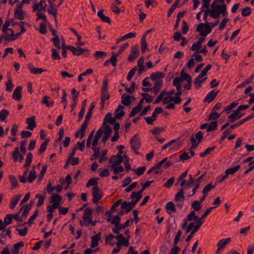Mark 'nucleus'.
Returning <instances> with one entry per match:
<instances>
[{
	"instance_id": "b1692460",
	"label": "nucleus",
	"mask_w": 254,
	"mask_h": 254,
	"mask_svg": "<svg viewBox=\"0 0 254 254\" xmlns=\"http://www.w3.org/2000/svg\"><path fill=\"white\" fill-rule=\"evenodd\" d=\"M21 195H22L21 194H19V195L17 194V195H14L13 197H12L11 198L10 202V206H9V208L11 209H14L15 206L17 204Z\"/></svg>"
},
{
	"instance_id": "4c0bfd02",
	"label": "nucleus",
	"mask_w": 254,
	"mask_h": 254,
	"mask_svg": "<svg viewBox=\"0 0 254 254\" xmlns=\"http://www.w3.org/2000/svg\"><path fill=\"white\" fill-rule=\"evenodd\" d=\"M240 167L241 166L240 165H237L234 167L230 168L225 171V174L227 176L229 175H233L239 170Z\"/></svg>"
},
{
	"instance_id": "a878e982",
	"label": "nucleus",
	"mask_w": 254,
	"mask_h": 254,
	"mask_svg": "<svg viewBox=\"0 0 254 254\" xmlns=\"http://www.w3.org/2000/svg\"><path fill=\"white\" fill-rule=\"evenodd\" d=\"M122 104L125 105L126 106H129L131 101L130 100L131 96L129 95H127V94H124L122 97Z\"/></svg>"
},
{
	"instance_id": "423d86ee",
	"label": "nucleus",
	"mask_w": 254,
	"mask_h": 254,
	"mask_svg": "<svg viewBox=\"0 0 254 254\" xmlns=\"http://www.w3.org/2000/svg\"><path fill=\"white\" fill-rule=\"evenodd\" d=\"M180 75L181 76L178 77L181 78L182 82L184 80L187 81V84L184 85V88L188 90H190L191 87V77L189 74L185 73L183 69L181 71Z\"/></svg>"
},
{
	"instance_id": "4be33fe9",
	"label": "nucleus",
	"mask_w": 254,
	"mask_h": 254,
	"mask_svg": "<svg viewBox=\"0 0 254 254\" xmlns=\"http://www.w3.org/2000/svg\"><path fill=\"white\" fill-rule=\"evenodd\" d=\"M230 238L226 239H223L220 240L217 244V246L218 247V250H221L226 247V245L231 241Z\"/></svg>"
},
{
	"instance_id": "9b49d317",
	"label": "nucleus",
	"mask_w": 254,
	"mask_h": 254,
	"mask_svg": "<svg viewBox=\"0 0 254 254\" xmlns=\"http://www.w3.org/2000/svg\"><path fill=\"white\" fill-rule=\"evenodd\" d=\"M182 80L181 78L176 77L173 80V84L176 87L177 92L176 93V96H180L182 94L181 91V85Z\"/></svg>"
},
{
	"instance_id": "412c9836",
	"label": "nucleus",
	"mask_w": 254,
	"mask_h": 254,
	"mask_svg": "<svg viewBox=\"0 0 254 254\" xmlns=\"http://www.w3.org/2000/svg\"><path fill=\"white\" fill-rule=\"evenodd\" d=\"M166 212L171 214L172 213L176 212V208L175 204L172 201H169L165 205Z\"/></svg>"
},
{
	"instance_id": "69168bd1",
	"label": "nucleus",
	"mask_w": 254,
	"mask_h": 254,
	"mask_svg": "<svg viewBox=\"0 0 254 254\" xmlns=\"http://www.w3.org/2000/svg\"><path fill=\"white\" fill-rule=\"evenodd\" d=\"M198 216L195 215V212L194 211H191L188 215L187 219L191 221L193 220H197L198 219Z\"/></svg>"
},
{
	"instance_id": "39448f33",
	"label": "nucleus",
	"mask_w": 254,
	"mask_h": 254,
	"mask_svg": "<svg viewBox=\"0 0 254 254\" xmlns=\"http://www.w3.org/2000/svg\"><path fill=\"white\" fill-rule=\"evenodd\" d=\"M92 194L93 196V202L95 204H97L98 201L103 197V193L102 191L99 189L98 186H94L92 188Z\"/></svg>"
},
{
	"instance_id": "052dcab7",
	"label": "nucleus",
	"mask_w": 254,
	"mask_h": 254,
	"mask_svg": "<svg viewBox=\"0 0 254 254\" xmlns=\"http://www.w3.org/2000/svg\"><path fill=\"white\" fill-rule=\"evenodd\" d=\"M142 109L139 107V106H136L134 107L131 111L129 114V117L132 118L134 117L136 114L139 113Z\"/></svg>"
},
{
	"instance_id": "338daca9",
	"label": "nucleus",
	"mask_w": 254,
	"mask_h": 254,
	"mask_svg": "<svg viewBox=\"0 0 254 254\" xmlns=\"http://www.w3.org/2000/svg\"><path fill=\"white\" fill-rule=\"evenodd\" d=\"M19 154V149L18 147H16L12 153V157L14 162H17L18 161Z\"/></svg>"
},
{
	"instance_id": "774afa93",
	"label": "nucleus",
	"mask_w": 254,
	"mask_h": 254,
	"mask_svg": "<svg viewBox=\"0 0 254 254\" xmlns=\"http://www.w3.org/2000/svg\"><path fill=\"white\" fill-rule=\"evenodd\" d=\"M9 115V112L5 109H2L0 112V119L3 121L5 120L7 116Z\"/></svg>"
},
{
	"instance_id": "c03bdc74",
	"label": "nucleus",
	"mask_w": 254,
	"mask_h": 254,
	"mask_svg": "<svg viewBox=\"0 0 254 254\" xmlns=\"http://www.w3.org/2000/svg\"><path fill=\"white\" fill-rule=\"evenodd\" d=\"M135 36H136V33H135L130 32V33H127L125 36L122 37L121 38L117 39V43H119L121 41H124V40H125V39H129V38L135 37Z\"/></svg>"
},
{
	"instance_id": "8fccbe9b",
	"label": "nucleus",
	"mask_w": 254,
	"mask_h": 254,
	"mask_svg": "<svg viewBox=\"0 0 254 254\" xmlns=\"http://www.w3.org/2000/svg\"><path fill=\"white\" fill-rule=\"evenodd\" d=\"M141 48L142 54L145 50H148L147 44L145 40V35H144L141 39Z\"/></svg>"
},
{
	"instance_id": "6e6552de",
	"label": "nucleus",
	"mask_w": 254,
	"mask_h": 254,
	"mask_svg": "<svg viewBox=\"0 0 254 254\" xmlns=\"http://www.w3.org/2000/svg\"><path fill=\"white\" fill-rule=\"evenodd\" d=\"M67 50L70 51L74 56L81 55L84 52H88V55H89V51L88 49H82L80 47L75 48L72 46H68Z\"/></svg>"
},
{
	"instance_id": "5701e85b",
	"label": "nucleus",
	"mask_w": 254,
	"mask_h": 254,
	"mask_svg": "<svg viewBox=\"0 0 254 254\" xmlns=\"http://www.w3.org/2000/svg\"><path fill=\"white\" fill-rule=\"evenodd\" d=\"M104 9H102L101 10L98 11L97 12V15L98 17L100 18L102 22L107 23L108 24H111V20L109 17L105 16L103 14Z\"/></svg>"
},
{
	"instance_id": "e433bc0d",
	"label": "nucleus",
	"mask_w": 254,
	"mask_h": 254,
	"mask_svg": "<svg viewBox=\"0 0 254 254\" xmlns=\"http://www.w3.org/2000/svg\"><path fill=\"white\" fill-rule=\"evenodd\" d=\"M121 219V217L117 215H115L113 217L112 219L111 218V221L109 222L111 223V224L115 225V227L113 229H117V228L120 224Z\"/></svg>"
},
{
	"instance_id": "c9c22d12",
	"label": "nucleus",
	"mask_w": 254,
	"mask_h": 254,
	"mask_svg": "<svg viewBox=\"0 0 254 254\" xmlns=\"http://www.w3.org/2000/svg\"><path fill=\"white\" fill-rule=\"evenodd\" d=\"M128 46V43H126L124 44L120 48L119 50L118 51L116 54L114 52L112 53V56H115L117 59V57L119 56L125 50V49Z\"/></svg>"
},
{
	"instance_id": "a18cd8bd",
	"label": "nucleus",
	"mask_w": 254,
	"mask_h": 254,
	"mask_svg": "<svg viewBox=\"0 0 254 254\" xmlns=\"http://www.w3.org/2000/svg\"><path fill=\"white\" fill-rule=\"evenodd\" d=\"M210 15L214 19H217L220 16L219 9L212 8L210 9Z\"/></svg>"
},
{
	"instance_id": "c85d7f7f",
	"label": "nucleus",
	"mask_w": 254,
	"mask_h": 254,
	"mask_svg": "<svg viewBox=\"0 0 254 254\" xmlns=\"http://www.w3.org/2000/svg\"><path fill=\"white\" fill-rule=\"evenodd\" d=\"M165 76L164 73L162 71L153 72L150 74V78L152 81H155L158 78H163Z\"/></svg>"
},
{
	"instance_id": "0e129e2a",
	"label": "nucleus",
	"mask_w": 254,
	"mask_h": 254,
	"mask_svg": "<svg viewBox=\"0 0 254 254\" xmlns=\"http://www.w3.org/2000/svg\"><path fill=\"white\" fill-rule=\"evenodd\" d=\"M252 13L251 8L247 6L242 9V14L243 16L246 17L249 16Z\"/></svg>"
},
{
	"instance_id": "6ab92c4d",
	"label": "nucleus",
	"mask_w": 254,
	"mask_h": 254,
	"mask_svg": "<svg viewBox=\"0 0 254 254\" xmlns=\"http://www.w3.org/2000/svg\"><path fill=\"white\" fill-rule=\"evenodd\" d=\"M3 33V34L1 35V38L7 41H13L17 39V36H16V34H9L6 31Z\"/></svg>"
},
{
	"instance_id": "49530a36",
	"label": "nucleus",
	"mask_w": 254,
	"mask_h": 254,
	"mask_svg": "<svg viewBox=\"0 0 254 254\" xmlns=\"http://www.w3.org/2000/svg\"><path fill=\"white\" fill-rule=\"evenodd\" d=\"M13 215L11 214H7L4 218L3 223L5 227L11 224L12 222Z\"/></svg>"
},
{
	"instance_id": "ddd939ff",
	"label": "nucleus",
	"mask_w": 254,
	"mask_h": 254,
	"mask_svg": "<svg viewBox=\"0 0 254 254\" xmlns=\"http://www.w3.org/2000/svg\"><path fill=\"white\" fill-rule=\"evenodd\" d=\"M22 87L18 86L14 89L12 94V98L16 101H20L21 100V91Z\"/></svg>"
},
{
	"instance_id": "58836bf2",
	"label": "nucleus",
	"mask_w": 254,
	"mask_h": 254,
	"mask_svg": "<svg viewBox=\"0 0 254 254\" xmlns=\"http://www.w3.org/2000/svg\"><path fill=\"white\" fill-rule=\"evenodd\" d=\"M122 162L123 159L122 158H118L115 155L111 157L109 160V163H114L113 164H116V165L120 164Z\"/></svg>"
},
{
	"instance_id": "de8ad7c7",
	"label": "nucleus",
	"mask_w": 254,
	"mask_h": 254,
	"mask_svg": "<svg viewBox=\"0 0 254 254\" xmlns=\"http://www.w3.org/2000/svg\"><path fill=\"white\" fill-rule=\"evenodd\" d=\"M49 98V97L48 96H45L43 98L41 102L42 104H45L46 105V106L48 107H53L54 104V101L53 100L50 101V102L48 101V99Z\"/></svg>"
},
{
	"instance_id": "9d476101",
	"label": "nucleus",
	"mask_w": 254,
	"mask_h": 254,
	"mask_svg": "<svg viewBox=\"0 0 254 254\" xmlns=\"http://www.w3.org/2000/svg\"><path fill=\"white\" fill-rule=\"evenodd\" d=\"M63 188V186L61 185H58L56 187H52L50 181H49L46 187L47 192L49 194H52V191L54 190H56L57 192L60 193L62 191Z\"/></svg>"
},
{
	"instance_id": "cd10ccee",
	"label": "nucleus",
	"mask_w": 254,
	"mask_h": 254,
	"mask_svg": "<svg viewBox=\"0 0 254 254\" xmlns=\"http://www.w3.org/2000/svg\"><path fill=\"white\" fill-rule=\"evenodd\" d=\"M45 1L46 0H41L39 3H34L33 5L32 6L33 11H36L39 10V6L41 7L42 10L45 11L46 10L47 4L45 3L44 5H43V3H45Z\"/></svg>"
},
{
	"instance_id": "f704fd0d",
	"label": "nucleus",
	"mask_w": 254,
	"mask_h": 254,
	"mask_svg": "<svg viewBox=\"0 0 254 254\" xmlns=\"http://www.w3.org/2000/svg\"><path fill=\"white\" fill-rule=\"evenodd\" d=\"M35 168V166H33V169L32 170H31L29 172L27 180L30 183H33V181L36 178L37 176H36V171L34 170Z\"/></svg>"
},
{
	"instance_id": "4d7b16f0",
	"label": "nucleus",
	"mask_w": 254,
	"mask_h": 254,
	"mask_svg": "<svg viewBox=\"0 0 254 254\" xmlns=\"http://www.w3.org/2000/svg\"><path fill=\"white\" fill-rule=\"evenodd\" d=\"M39 214V210L38 209L34 211L33 214L29 218L28 221L25 223L28 224H33V221L36 218Z\"/></svg>"
},
{
	"instance_id": "f8f14e48",
	"label": "nucleus",
	"mask_w": 254,
	"mask_h": 254,
	"mask_svg": "<svg viewBox=\"0 0 254 254\" xmlns=\"http://www.w3.org/2000/svg\"><path fill=\"white\" fill-rule=\"evenodd\" d=\"M219 92L218 90L216 91L215 89L209 92L206 95V96L203 99V102H207L210 103L212 101L217 95Z\"/></svg>"
},
{
	"instance_id": "72a5a7b5",
	"label": "nucleus",
	"mask_w": 254,
	"mask_h": 254,
	"mask_svg": "<svg viewBox=\"0 0 254 254\" xmlns=\"http://www.w3.org/2000/svg\"><path fill=\"white\" fill-rule=\"evenodd\" d=\"M203 77L201 76L199 74V75L196 77L194 80V84H195V86L196 88H199L201 86V83L205 81L206 79V77L204 78L203 79H201Z\"/></svg>"
},
{
	"instance_id": "a19ab883",
	"label": "nucleus",
	"mask_w": 254,
	"mask_h": 254,
	"mask_svg": "<svg viewBox=\"0 0 254 254\" xmlns=\"http://www.w3.org/2000/svg\"><path fill=\"white\" fill-rule=\"evenodd\" d=\"M121 209L124 210L125 213H128L131 210V207L127 201H124L122 203Z\"/></svg>"
},
{
	"instance_id": "7ed1b4c3",
	"label": "nucleus",
	"mask_w": 254,
	"mask_h": 254,
	"mask_svg": "<svg viewBox=\"0 0 254 254\" xmlns=\"http://www.w3.org/2000/svg\"><path fill=\"white\" fill-rule=\"evenodd\" d=\"M92 212L93 209L91 207H87L84 209L83 215V221L82 223L81 221H80V224L81 226L84 225L85 226H89V222H91V219H92Z\"/></svg>"
},
{
	"instance_id": "20e7f679",
	"label": "nucleus",
	"mask_w": 254,
	"mask_h": 254,
	"mask_svg": "<svg viewBox=\"0 0 254 254\" xmlns=\"http://www.w3.org/2000/svg\"><path fill=\"white\" fill-rule=\"evenodd\" d=\"M140 140V139L138 135L136 133L132 137L129 141L131 148L136 154H139L138 150L139 149L141 146Z\"/></svg>"
},
{
	"instance_id": "473e14b6",
	"label": "nucleus",
	"mask_w": 254,
	"mask_h": 254,
	"mask_svg": "<svg viewBox=\"0 0 254 254\" xmlns=\"http://www.w3.org/2000/svg\"><path fill=\"white\" fill-rule=\"evenodd\" d=\"M24 244L22 241H20L18 243L15 244L13 246V248L11 249L12 253L19 254V249L20 247L24 246Z\"/></svg>"
},
{
	"instance_id": "ea45409f",
	"label": "nucleus",
	"mask_w": 254,
	"mask_h": 254,
	"mask_svg": "<svg viewBox=\"0 0 254 254\" xmlns=\"http://www.w3.org/2000/svg\"><path fill=\"white\" fill-rule=\"evenodd\" d=\"M111 63L113 66H116L117 65V59H116V58L115 56H112L110 58L109 60H108L106 61L104 64V66H107L108 64Z\"/></svg>"
},
{
	"instance_id": "79ce46f5",
	"label": "nucleus",
	"mask_w": 254,
	"mask_h": 254,
	"mask_svg": "<svg viewBox=\"0 0 254 254\" xmlns=\"http://www.w3.org/2000/svg\"><path fill=\"white\" fill-rule=\"evenodd\" d=\"M45 197H46V192H44L43 195L40 194H37L36 195L35 197L38 198L39 199L37 203V206L38 207H40V206H41L43 204Z\"/></svg>"
},
{
	"instance_id": "09e8293b",
	"label": "nucleus",
	"mask_w": 254,
	"mask_h": 254,
	"mask_svg": "<svg viewBox=\"0 0 254 254\" xmlns=\"http://www.w3.org/2000/svg\"><path fill=\"white\" fill-rule=\"evenodd\" d=\"M145 189V188H143V187H142V188L140 190H139L137 192L133 191L130 195V198L131 199H133L135 198V196H137V197H139V198H141L142 196V193Z\"/></svg>"
},
{
	"instance_id": "864d4df0",
	"label": "nucleus",
	"mask_w": 254,
	"mask_h": 254,
	"mask_svg": "<svg viewBox=\"0 0 254 254\" xmlns=\"http://www.w3.org/2000/svg\"><path fill=\"white\" fill-rule=\"evenodd\" d=\"M198 200L194 201L191 204V207L194 209L193 211H198L201 208V205Z\"/></svg>"
},
{
	"instance_id": "3c124183",
	"label": "nucleus",
	"mask_w": 254,
	"mask_h": 254,
	"mask_svg": "<svg viewBox=\"0 0 254 254\" xmlns=\"http://www.w3.org/2000/svg\"><path fill=\"white\" fill-rule=\"evenodd\" d=\"M33 158V155L32 153L28 152L26 155V162L24 165V167L26 168L29 167L31 165Z\"/></svg>"
},
{
	"instance_id": "2f4dec72",
	"label": "nucleus",
	"mask_w": 254,
	"mask_h": 254,
	"mask_svg": "<svg viewBox=\"0 0 254 254\" xmlns=\"http://www.w3.org/2000/svg\"><path fill=\"white\" fill-rule=\"evenodd\" d=\"M185 198L184 189L181 188L179 189V192L176 194L175 196V200L177 201L179 200L183 201L185 200Z\"/></svg>"
},
{
	"instance_id": "bf43d9fd",
	"label": "nucleus",
	"mask_w": 254,
	"mask_h": 254,
	"mask_svg": "<svg viewBox=\"0 0 254 254\" xmlns=\"http://www.w3.org/2000/svg\"><path fill=\"white\" fill-rule=\"evenodd\" d=\"M215 188V186L212 185L211 183L208 184L206 186H205L202 190V193L207 194L208 192L211 190L214 189Z\"/></svg>"
},
{
	"instance_id": "e2e57ef3",
	"label": "nucleus",
	"mask_w": 254,
	"mask_h": 254,
	"mask_svg": "<svg viewBox=\"0 0 254 254\" xmlns=\"http://www.w3.org/2000/svg\"><path fill=\"white\" fill-rule=\"evenodd\" d=\"M244 115V114H240V116H236L233 114H231L228 117V119L230 123H234L236 121L240 119Z\"/></svg>"
},
{
	"instance_id": "37998d69",
	"label": "nucleus",
	"mask_w": 254,
	"mask_h": 254,
	"mask_svg": "<svg viewBox=\"0 0 254 254\" xmlns=\"http://www.w3.org/2000/svg\"><path fill=\"white\" fill-rule=\"evenodd\" d=\"M49 141V138H46L45 141L43 143H42V144L41 145L40 149L38 150L39 154H42L46 150Z\"/></svg>"
},
{
	"instance_id": "680f3d73",
	"label": "nucleus",
	"mask_w": 254,
	"mask_h": 254,
	"mask_svg": "<svg viewBox=\"0 0 254 254\" xmlns=\"http://www.w3.org/2000/svg\"><path fill=\"white\" fill-rule=\"evenodd\" d=\"M217 8L219 9L220 14L222 13L223 16L227 14L226 4L223 3L221 6H217Z\"/></svg>"
},
{
	"instance_id": "13d9d810",
	"label": "nucleus",
	"mask_w": 254,
	"mask_h": 254,
	"mask_svg": "<svg viewBox=\"0 0 254 254\" xmlns=\"http://www.w3.org/2000/svg\"><path fill=\"white\" fill-rule=\"evenodd\" d=\"M146 170V167L142 166L137 168L136 169H132V171L135 172L137 176H141L144 174Z\"/></svg>"
},
{
	"instance_id": "c756f323",
	"label": "nucleus",
	"mask_w": 254,
	"mask_h": 254,
	"mask_svg": "<svg viewBox=\"0 0 254 254\" xmlns=\"http://www.w3.org/2000/svg\"><path fill=\"white\" fill-rule=\"evenodd\" d=\"M8 178L10 183L11 184V190L18 187L19 184L15 176L12 175H10Z\"/></svg>"
},
{
	"instance_id": "7c9ffc66",
	"label": "nucleus",
	"mask_w": 254,
	"mask_h": 254,
	"mask_svg": "<svg viewBox=\"0 0 254 254\" xmlns=\"http://www.w3.org/2000/svg\"><path fill=\"white\" fill-rule=\"evenodd\" d=\"M57 7H55L53 4H51L49 5V7L47 9L48 13L53 16L56 21L57 20L56 17L58 11Z\"/></svg>"
},
{
	"instance_id": "f03ea898",
	"label": "nucleus",
	"mask_w": 254,
	"mask_h": 254,
	"mask_svg": "<svg viewBox=\"0 0 254 254\" xmlns=\"http://www.w3.org/2000/svg\"><path fill=\"white\" fill-rule=\"evenodd\" d=\"M95 103L93 102L91 105L88 109V112L85 116V120L83 123L82 124L80 127L81 131V135H80V138L82 139L85 135V130L88 126L89 124V120L91 118L92 111L94 108H95Z\"/></svg>"
},
{
	"instance_id": "0eeeda50",
	"label": "nucleus",
	"mask_w": 254,
	"mask_h": 254,
	"mask_svg": "<svg viewBox=\"0 0 254 254\" xmlns=\"http://www.w3.org/2000/svg\"><path fill=\"white\" fill-rule=\"evenodd\" d=\"M110 98V94L108 92V78L105 77L101 88V99L108 100Z\"/></svg>"
},
{
	"instance_id": "dca6fc26",
	"label": "nucleus",
	"mask_w": 254,
	"mask_h": 254,
	"mask_svg": "<svg viewBox=\"0 0 254 254\" xmlns=\"http://www.w3.org/2000/svg\"><path fill=\"white\" fill-rule=\"evenodd\" d=\"M26 123L28 125L26 129L33 130L36 127V122L35 121V117L33 116L26 119Z\"/></svg>"
},
{
	"instance_id": "2eb2a0df",
	"label": "nucleus",
	"mask_w": 254,
	"mask_h": 254,
	"mask_svg": "<svg viewBox=\"0 0 254 254\" xmlns=\"http://www.w3.org/2000/svg\"><path fill=\"white\" fill-rule=\"evenodd\" d=\"M130 221L132 222V220L127 219L124 224L120 223L117 229H112L113 232L116 234H119L120 233V230L129 225Z\"/></svg>"
},
{
	"instance_id": "1a4fd4ad",
	"label": "nucleus",
	"mask_w": 254,
	"mask_h": 254,
	"mask_svg": "<svg viewBox=\"0 0 254 254\" xmlns=\"http://www.w3.org/2000/svg\"><path fill=\"white\" fill-rule=\"evenodd\" d=\"M139 54L138 47L137 45H135L131 48V52L128 56L127 60L129 62H133L138 57Z\"/></svg>"
},
{
	"instance_id": "603ef678",
	"label": "nucleus",
	"mask_w": 254,
	"mask_h": 254,
	"mask_svg": "<svg viewBox=\"0 0 254 254\" xmlns=\"http://www.w3.org/2000/svg\"><path fill=\"white\" fill-rule=\"evenodd\" d=\"M117 165H116V164H112L110 166V167L113 169V172L114 174H117L120 172L124 171V169L123 166H119L117 167Z\"/></svg>"
},
{
	"instance_id": "f257e3e1",
	"label": "nucleus",
	"mask_w": 254,
	"mask_h": 254,
	"mask_svg": "<svg viewBox=\"0 0 254 254\" xmlns=\"http://www.w3.org/2000/svg\"><path fill=\"white\" fill-rule=\"evenodd\" d=\"M219 22V21L217 20L215 22H206L205 24L200 23L196 28V31L199 32V34L201 36L205 37L211 33L212 29L217 25Z\"/></svg>"
},
{
	"instance_id": "bb28decb",
	"label": "nucleus",
	"mask_w": 254,
	"mask_h": 254,
	"mask_svg": "<svg viewBox=\"0 0 254 254\" xmlns=\"http://www.w3.org/2000/svg\"><path fill=\"white\" fill-rule=\"evenodd\" d=\"M103 127L105 130L104 132L105 134L102 138V141L103 143H105L112 133V128L109 126H106V127Z\"/></svg>"
},
{
	"instance_id": "4468645a",
	"label": "nucleus",
	"mask_w": 254,
	"mask_h": 254,
	"mask_svg": "<svg viewBox=\"0 0 254 254\" xmlns=\"http://www.w3.org/2000/svg\"><path fill=\"white\" fill-rule=\"evenodd\" d=\"M34 203V201L30 200L29 203L28 205H25L20 209L19 212L21 211L23 209V208H24V210L22 214V217H23V216L26 217L27 216L30 210L32 208Z\"/></svg>"
},
{
	"instance_id": "6e6d98bb",
	"label": "nucleus",
	"mask_w": 254,
	"mask_h": 254,
	"mask_svg": "<svg viewBox=\"0 0 254 254\" xmlns=\"http://www.w3.org/2000/svg\"><path fill=\"white\" fill-rule=\"evenodd\" d=\"M217 127V121L211 122L209 125H208V127L207 128V132H210L216 129Z\"/></svg>"
},
{
	"instance_id": "a211bd4d",
	"label": "nucleus",
	"mask_w": 254,
	"mask_h": 254,
	"mask_svg": "<svg viewBox=\"0 0 254 254\" xmlns=\"http://www.w3.org/2000/svg\"><path fill=\"white\" fill-rule=\"evenodd\" d=\"M116 119L115 118V117L114 118L112 117V113H107L104 119L102 127H106V126H108L107 124V122L111 124H113L115 122Z\"/></svg>"
},
{
	"instance_id": "f3484780",
	"label": "nucleus",
	"mask_w": 254,
	"mask_h": 254,
	"mask_svg": "<svg viewBox=\"0 0 254 254\" xmlns=\"http://www.w3.org/2000/svg\"><path fill=\"white\" fill-rule=\"evenodd\" d=\"M101 232L98 233L97 234L91 237V244L90 247L92 248H95L98 245L99 241L101 239Z\"/></svg>"
},
{
	"instance_id": "aec40b11",
	"label": "nucleus",
	"mask_w": 254,
	"mask_h": 254,
	"mask_svg": "<svg viewBox=\"0 0 254 254\" xmlns=\"http://www.w3.org/2000/svg\"><path fill=\"white\" fill-rule=\"evenodd\" d=\"M52 195L50 197L51 199V202H52L53 203H57V206H59L61 204L62 197L57 193H52Z\"/></svg>"
},
{
	"instance_id": "393cba45",
	"label": "nucleus",
	"mask_w": 254,
	"mask_h": 254,
	"mask_svg": "<svg viewBox=\"0 0 254 254\" xmlns=\"http://www.w3.org/2000/svg\"><path fill=\"white\" fill-rule=\"evenodd\" d=\"M28 69L30 72L34 74H41L44 70L41 68L34 67L33 65L31 64H27Z\"/></svg>"
},
{
	"instance_id": "5fc2aeb1",
	"label": "nucleus",
	"mask_w": 254,
	"mask_h": 254,
	"mask_svg": "<svg viewBox=\"0 0 254 254\" xmlns=\"http://www.w3.org/2000/svg\"><path fill=\"white\" fill-rule=\"evenodd\" d=\"M107 56V53L105 52L97 51L94 54V57L96 60L99 58L104 59Z\"/></svg>"
}]
</instances>
